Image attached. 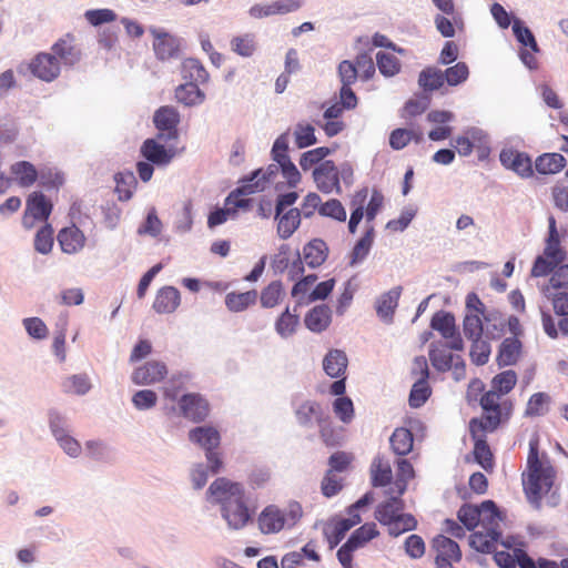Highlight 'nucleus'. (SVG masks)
I'll use <instances>...</instances> for the list:
<instances>
[{
    "label": "nucleus",
    "mask_w": 568,
    "mask_h": 568,
    "mask_svg": "<svg viewBox=\"0 0 568 568\" xmlns=\"http://www.w3.org/2000/svg\"><path fill=\"white\" fill-rule=\"evenodd\" d=\"M457 517L468 530L476 529L470 535L471 548L483 554L495 550L501 537L503 517L493 500L483 501L479 506L465 504Z\"/></svg>",
    "instance_id": "f257e3e1"
},
{
    "label": "nucleus",
    "mask_w": 568,
    "mask_h": 568,
    "mask_svg": "<svg viewBox=\"0 0 568 568\" xmlns=\"http://www.w3.org/2000/svg\"><path fill=\"white\" fill-rule=\"evenodd\" d=\"M207 494L214 503L221 505L222 517L230 528L242 529L251 520L242 484L219 477L210 485Z\"/></svg>",
    "instance_id": "f03ea898"
},
{
    "label": "nucleus",
    "mask_w": 568,
    "mask_h": 568,
    "mask_svg": "<svg viewBox=\"0 0 568 568\" xmlns=\"http://www.w3.org/2000/svg\"><path fill=\"white\" fill-rule=\"evenodd\" d=\"M404 500L398 497H390L376 507L375 518L388 528L390 536L398 537L417 527L416 518L412 514L404 513Z\"/></svg>",
    "instance_id": "7ed1b4c3"
},
{
    "label": "nucleus",
    "mask_w": 568,
    "mask_h": 568,
    "mask_svg": "<svg viewBox=\"0 0 568 568\" xmlns=\"http://www.w3.org/2000/svg\"><path fill=\"white\" fill-rule=\"evenodd\" d=\"M302 516L303 509L297 501L290 503L284 509L275 505H268L257 518L258 528L266 535L276 534L285 528L294 527Z\"/></svg>",
    "instance_id": "20e7f679"
},
{
    "label": "nucleus",
    "mask_w": 568,
    "mask_h": 568,
    "mask_svg": "<svg viewBox=\"0 0 568 568\" xmlns=\"http://www.w3.org/2000/svg\"><path fill=\"white\" fill-rule=\"evenodd\" d=\"M353 168L348 163H344L341 168L336 166L334 161L325 160L315 166L312 173L314 183L318 191L324 194L342 193L341 179L349 184L353 180Z\"/></svg>",
    "instance_id": "39448f33"
},
{
    "label": "nucleus",
    "mask_w": 568,
    "mask_h": 568,
    "mask_svg": "<svg viewBox=\"0 0 568 568\" xmlns=\"http://www.w3.org/2000/svg\"><path fill=\"white\" fill-rule=\"evenodd\" d=\"M504 395H499L491 388L483 394L479 404L483 408L480 418H473L469 423L485 426L486 429L494 432L498 428L503 419H508L514 409L510 399H501Z\"/></svg>",
    "instance_id": "423d86ee"
},
{
    "label": "nucleus",
    "mask_w": 568,
    "mask_h": 568,
    "mask_svg": "<svg viewBox=\"0 0 568 568\" xmlns=\"http://www.w3.org/2000/svg\"><path fill=\"white\" fill-rule=\"evenodd\" d=\"M556 471L552 466L529 468L523 474V486L527 499L538 504L548 494L555 480Z\"/></svg>",
    "instance_id": "0eeeda50"
},
{
    "label": "nucleus",
    "mask_w": 568,
    "mask_h": 568,
    "mask_svg": "<svg viewBox=\"0 0 568 568\" xmlns=\"http://www.w3.org/2000/svg\"><path fill=\"white\" fill-rule=\"evenodd\" d=\"M258 189L260 187L257 186L252 189L248 185H241L233 190L225 199V207L216 209L210 213L207 217V226L213 229L221 225L227 221L229 216L236 214L239 209H247L251 204V200L245 199L244 196L254 194V191Z\"/></svg>",
    "instance_id": "6e6552de"
},
{
    "label": "nucleus",
    "mask_w": 568,
    "mask_h": 568,
    "mask_svg": "<svg viewBox=\"0 0 568 568\" xmlns=\"http://www.w3.org/2000/svg\"><path fill=\"white\" fill-rule=\"evenodd\" d=\"M379 535L376 525L365 524L357 528L347 541L337 550V559L343 568H354L353 552L363 548L367 542Z\"/></svg>",
    "instance_id": "1a4fd4ad"
},
{
    "label": "nucleus",
    "mask_w": 568,
    "mask_h": 568,
    "mask_svg": "<svg viewBox=\"0 0 568 568\" xmlns=\"http://www.w3.org/2000/svg\"><path fill=\"white\" fill-rule=\"evenodd\" d=\"M52 212V203L39 191L29 194L22 223L31 229L34 221H47Z\"/></svg>",
    "instance_id": "9d476101"
},
{
    "label": "nucleus",
    "mask_w": 568,
    "mask_h": 568,
    "mask_svg": "<svg viewBox=\"0 0 568 568\" xmlns=\"http://www.w3.org/2000/svg\"><path fill=\"white\" fill-rule=\"evenodd\" d=\"M470 436L474 440V456L475 460L486 470L493 471L495 462L494 455L486 440V434L491 433L485 426L475 423H469Z\"/></svg>",
    "instance_id": "9b49d317"
},
{
    "label": "nucleus",
    "mask_w": 568,
    "mask_h": 568,
    "mask_svg": "<svg viewBox=\"0 0 568 568\" xmlns=\"http://www.w3.org/2000/svg\"><path fill=\"white\" fill-rule=\"evenodd\" d=\"M178 403L181 415L193 423L204 422L210 414V404L201 394H184Z\"/></svg>",
    "instance_id": "f8f14e48"
},
{
    "label": "nucleus",
    "mask_w": 568,
    "mask_h": 568,
    "mask_svg": "<svg viewBox=\"0 0 568 568\" xmlns=\"http://www.w3.org/2000/svg\"><path fill=\"white\" fill-rule=\"evenodd\" d=\"M155 128L159 130V140H176L180 114L175 108L165 105L155 111L153 116Z\"/></svg>",
    "instance_id": "ddd939ff"
},
{
    "label": "nucleus",
    "mask_w": 568,
    "mask_h": 568,
    "mask_svg": "<svg viewBox=\"0 0 568 568\" xmlns=\"http://www.w3.org/2000/svg\"><path fill=\"white\" fill-rule=\"evenodd\" d=\"M28 69L36 78L51 82L59 77L61 65L54 54L40 52L30 61Z\"/></svg>",
    "instance_id": "4468645a"
},
{
    "label": "nucleus",
    "mask_w": 568,
    "mask_h": 568,
    "mask_svg": "<svg viewBox=\"0 0 568 568\" xmlns=\"http://www.w3.org/2000/svg\"><path fill=\"white\" fill-rule=\"evenodd\" d=\"M432 548L436 552L437 568H452L453 562H457L462 558L458 544L444 535H438L433 539Z\"/></svg>",
    "instance_id": "2eb2a0df"
},
{
    "label": "nucleus",
    "mask_w": 568,
    "mask_h": 568,
    "mask_svg": "<svg viewBox=\"0 0 568 568\" xmlns=\"http://www.w3.org/2000/svg\"><path fill=\"white\" fill-rule=\"evenodd\" d=\"M499 161L505 169L514 171L523 179L531 178L534 174L532 161L525 152L511 148L503 149Z\"/></svg>",
    "instance_id": "dca6fc26"
},
{
    "label": "nucleus",
    "mask_w": 568,
    "mask_h": 568,
    "mask_svg": "<svg viewBox=\"0 0 568 568\" xmlns=\"http://www.w3.org/2000/svg\"><path fill=\"white\" fill-rule=\"evenodd\" d=\"M455 149L460 155H469L474 149L478 151L480 160L486 159L489 153L487 136L480 130H468L465 135L455 139Z\"/></svg>",
    "instance_id": "f3484780"
},
{
    "label": "nucleus",
    "mask_w": 568,
    "mask_h": 568,
    "mask_svg": "<svg viewBox=\"0 0 568 568\" xmlns=\"http://www.w3.org/2000/svg\"><path fill=\"white\" fill-rule=\"evenodd\" d=\"M168 375V367L163 362L149 361L136 367L131 381L136 385H152L162 382Z\"/></svg>",
    "instance_id": "a211bd4d"
},
{
    "label": "nucleus",
    "mask_w": 568,
    "mask_h": 568,
    "mask_svg": "<svg viewBox=\"0 0 568 568\" xmlns=\"http://www.w3.org/2000/svg\"><path fill=\"white\" fill-rule=\"evenodd\" d=\"M150 33L153 36V50L158 59L170 60L178 57L180 51V39L164 30L151 28Z\"/></svg>",
    "instance_id": "6ab92c4d"
},
{
    "label": "nucleus",
    "mask_w": 568,
    "mask_h": 568,
    "mask_svg": "<svg viewBox=\"0 0 568 568\" xmlns=\"http://www.w3.org/2000/svg\"><path fill=\"white\" fill-rule=\"evenodd\" d=\"M52 54H54L60 63L62 62L65 65H74L81 59V49L75 42V38L71 33H67L64 37L60 38L51 47Z\"/></svg>",
    "instance_id": "aec40b11"
},
{
    "label": "nucleus",
    "mask_w": 568,
    "mask_h": 568,
    "mask_svg": "<svg viewBox=\"0 0 568 568\" xmlns=\"http://www.w3.org/2000/svg\"><path fill=\"white\" fill-rule=\"evenodd\" d=\"M161 140L146 139L141 145V154L144 159L158 166L168 165L174 156L171 149H166L160 143Z\"/></svg>",
    "instance_id": "412c9836"
},
{
    "label": "nucleus",
    "mask_w": 568,
    "mask_h": 568,
    "mask_svg": "<svg viewBox=\"0 0 568 568\" xmlns=\"http://www.w3.org/2000/svg\"><path fill=\"white\" fill-rule=\"evenodd\" d=\"M11 182H14L20 187H31L39 176V171L33 163L27 160H21L10 165Z\"/></svg>",
    "instance_id": "4be33fe9"
},
{
    "label": "nucleus",
    "mask_w": 568,
    "mask_h": 568,
    "mask_svg": "<svg viewBox=\"0 0 568 568\" xmlns=\"http://www.w3.org/2000/svg\"><path fill=\"white\" fill-rule=\"evenodd\" d=\"M85 241L83 232L74 224L63 227L58 233L60 247L67 254L80 252L84 247Z\"/></svg>",
    "instance_id": "5701e85b"
},
{
    "label": "nucleus",
    "mask_w": 568,
    "mask_h": 568,
    "mask_svg": "<svg viewBox=\"0 0 568 568\" xmlns=\"http://www.w3.org/2000/svg\"><path fill=\"white\" fill-rule=\"evenodd\" d=\"M181 303V295L178 288L164 286L158 291L153 302V308L159 314L173 313Z\"/></svg>",
    "instance_id": "b1692460"
},
{
    "label": "nucleus",
    "mask_w": 568,
    "mask_h": 568,
    "mask_svg": "<svg viewBox=\"0 0 568 568\" xmlns=\"http://www.w3.org/2000/svg\"><path fill=\"white\" fill-rule=\"evenodd\" d=\"M189 439L205 449V453L219 447L220 433L212 426H200L189 432Z\"/></svg>",
    "instance_id": "393cba45"
},
{
    "label": "nucleus",
    "mask_w": 568,
    "mask_h": 568,
    "mask_svg": "<svg viewBox=\"0 0 568 568\" xmlns=\"http://www.w3.org/2000/svg\"><path fill=\"white\" fill-rule=\"evenodd\" d=\"M295 417L300 425L307 427L312 425L313 420L317 425L325 422L327 416L324 414L320 403L305 400L296 407Z\"/></svg>",
    "instance_id": "a878e982"
},
{
    "label": "nucleus",
    "mask_w": 568,
    "mask_h": 568,
    "mask_svg": "<svg viewBox=\"0 0 568 568\" xmlns=\"http://www.w3.org/2000/svg\"><path fill=\"white\" fill-rule=\"evenodd\" d=\"M328 247L323 240L314 239L303 248V260L312 268L321 266L327 258Z\"/></svg>",
    "instance_id": "bb28decb"
},
{
    "label": "nucleus",
    "mask_w": 568,
    "mask_h": 568,
    "mask_svg": "<svg viewBox=\"0 0 568 568\" xmlns=\"http://www.w3.org/2000/svg\"><path fill=\"white\" fill-rule=\"evenodd\" d=\"M331 320L332 313L329 307L317 305L307 312L304 323L310 331L321 333L329 326Z\"/></svg>",
    "instance_id": "cd10ccee"
},
{
    "label": "nucleus",
    "mask_w": 568,
    "mask_h": 568,
    "mask_svg": "<svg viewBox=\"0 0 568 568\" xmlns=\"http://www.w3.org/2000/svg\"><path fill=\"white\" fill-rule=\"evenodd\" d=\"M566 159L560 153H544L534 162L536 171L541 175L556 174L566 166Z\"/></svg>",
    "instance_id": "c85d7f7f"
},
{
    "label": "nucleus",
    "mask_w": 568,
    "mask_h": 568,
    "mask_svg": "<svg viewBox=\"0 0 568 568\" xmlns=\"http://www.w3.org/2000/svg\"><path fill=\"white\" fill-rule=\"evenodd\" d=\"M281 171V165L276 162L270 164L266 170L258 169L252 173L248 179L243 180L242 185H248L252 189L255 186L261 187L254 193L262 192L266 189L268 183L274 182L276 175Z\"/></svg>",
    "instance_id": "c756f323"
},
{
    "label": "nucleus",
    "mask_w": 568,
    "mask_h": 568,
    "mask_svg": "<svg viewBox=\"0 0 568 568\" xmlns=\"http://www.w3.org/2000/svg\"><path fill=\"white\" fill-rule=\"evenodd\" d=\"M347 365V356L341 349H331L323 359V368L325 373L333 378L344 376Z\"/></svg>",
    "instance_id": "7c9ffc66"
},
{
    "label": "nucleus",
    "mask_w": 568,
    "mask_h": 568,
    "mask_svg": "<svg viewBox=\"0 0 568 568\" xmlns=\"http://www.w3.org/2000/svg\"><path fill=\"white\" fill-rule=\"evenodd\" d=\"M257 292H230L225 295V306L230 312L240 313L256 304Z\"/></svg>",
    "instance_id": "2f4dec72"
},
{
    "label": "nucleus",
    "mask_w": 568,
    "mask_h": 568,
    "mask_svg": "<svg viewBox=\"0 0 568 568\" xmlns=\"http://www.w3.org/2000/svg\"><path fill=\"white\" fill-rule=\"evenodd\" d=\"M521 353V342L516 337H508L499 346L497 362L499 366H510L517 363Z\"/></svg>",
    "instance_id": "473e14b6"
},
{
    "label": "nucleus",
    "mask_w": 568,
    "mask_h": 568,
    "mask_svg": "<svg viewBox=\"0 0 568 568\" xmlns=\"http://www.w3.org/2000/svg\"><path fill=\"white\" fill-rule=\"evenodd\" d=\"M277 219V234L281 239L291 237L301 224V211L298 209H290L285 213H281Z\"/></svg>",
    "instance_id": "72a5a7b5"
},
{
    "label": "nucleus",
    "mask_w": 568,
    "mask_h": 568,
    "mask_svg": "<svg viewBox=\"0 0 568 568\" xmlns=\"http://www.w3.org/2000/svg\"><path fill=\"white\" fill-rule=\"evenodd\" d=\"M429 359L437 371L447 372L452 368L454 361L459 359V357H455L447 345L432 344L429 349Z\"/></svg>",
    "instance_id": "f704fd0d"
},
{
    "label": "nucleus",
    "mask_w": 568,
    "mask_h": 568,
    "mask_svg": "<svg viewBox=\"0 0 568 568\" xmlns=\"http://www.w3.org/2000/svg\"><path fill=\"white\" fill-rule=\"evenodd\" d=\"M372 485L384 487L392 480V467L384 456H376L371 466Z\"/></svg>",
    "instance_id": "c9c22d12"
},
{
    "label": "nucleus",
    "mask_w": 568,
    "mask_h": 568,
    "mask_svg": "<svg viewBox=\"0 0 568 568\" xmlns=\"http://www.w3.org/2000/svg\"><path fill=\"white\" fill-rule=\"evenodd\" d=\"M400 287H394L388 292L382 294L376 301V313L383 320H390L398 305L400 296Z\"/></svg>",
    "instance_id": "e433bc0d"
},
{
    "label": "nucleus",
    "mask_w": 568,
    "mask_h": 568,
    "mask_svg": "<svg viewBox=\"0 0 568 568\" xmlns=\"http://www.w3.org/2000/svg\"><path fill=\"white\" fill-rule=\"evenodd\" d=\"M389 442L396 455L405 456L413 449L414 436L408 428L398 427L393 432Z\"/></svg>",
    "instance_id": "4c0bfd02"
},
{
    "label": "nucleus",
    "mask_w": 568,
    "mask_h": 568,
    "mask_svg": "<svg viewBox=\"0 0 568 568\" xmlns=\"http://www.w3.org/2000/svg\"><path fill=\"white\" fill-rule=\"evenodd\" d=\"M39 186L58 191L65 183L64 173L55 166H43L39 171Z\"/></svg>",
    "instance_id": "58836bf2"
},
{
    "label": "nucleus",
    "mask_w": 568,
    "mask_h": 568,
    "mask_svg": "<svg viewBox=\"0 0 568 568\" xmlns=\"http://www.w3.org/2000/svg\"><path fill=\"white\" fill-rule=\"evenodd\" d=\"M231 50L240 57L251 58L257 50V40L254 33L237 34L231 39Z\"/></svg>",
    "instance_id": "ea45409f"
},
{
    "label": "nucleus",
    "mask_w": 568,
    "mask_h": 568,
    "mask_svg": "<svg viewBox=\"0 0 568 568\" xmlns=\"http://www.w3.org/2000/svg\"><path fill=\"white\" fill-rule=\"evenodd\" d=\"M182 74L185 80L195 84L206 83L210 77L203 64L193 58L185 59L182 62Z\"/></svg>",
    "instance_id": "a19ab883"
},
{
    "label": "nucleus",
    "mask_w": 568,
    "mask_h": 568,
    "mask_svg": "<svg viewBox=\"0 0 568 568\" xmlns=\"http://www.w3.org/2000/svg\"><path fill=\"white\" fill-rule=\"evenodd\" d=\"M550 403L549 394L545 392L535 393L529 397L524 414L526 417L544 416L548 413Z\"/></svg>",
    "instance_id": "79ce46f5"
},
{
    "label": "nucleus",
    "mask_w": 568,
    "mask_h": 568,
    "mask_svg": "<svg viewBox=\"0 0 568 568\" xmlns=\"http://www.w3.org/2000/svg\"><path fill=\"white\" fill-rule=\"evenodd\" d=\"M175 98L185 105H195L204 101L205 94L199 89L197 84L186 82L176 88Z\"/></svg>",
    "instance_id": "37998d69"
},
{
    "label": "nucleus",
    "mask_w": 568,
    "mask_h": 568,
    "mask_svg": "<svg viewBox=\"0 0 568 568\" xmlns=\"http://www.w3.org/2000/svg\"><path fill=\"white\" fill-rule=\"evenodd\" d=\"M430 326L433 329L439 332L444 338L453 337L456 331L455 317L448 312H436L433 315Z\"/></svg>",
    "instance_id": "c03bdc74"
},
{
    "label": "nucleus",
    "mask_w": 568,
    "mask_h": 568,
    "mask_svg": "<svg viewBox=\"0 0 568 568\" xmlns=\"http://www.w3.org/2000/svg\"><path fill=\"white\" fill-rule=\"evenodd\" d=\"M115 192L120 201H128L132 197L136 186V179L130 171L115 174Z\"/></svg>",
    "instance_id": "a18cd8bd"
},
{
    "label": "nucleus",
    "mask_w": 568,
    "mask_h": 568,
    "mask_svg": "<svg viewBox=\"0 0 568 568\" xmlns=\"http://www.w3.org/2000/svg\"><path fill=\"white\" fill-rule=\"evenodd\" d=\"M517 374L513 369H507L495 375L490 382V388L499 395L509 394L517 384Z\"/></svg>",
    "instance_id": "49530a36"
},
{
    "label": "nucleus",
    "mask_w": 568,
    "mask_h": 568,
    "mask_svg": "<svg viewBox=\"0 0 568 568\" xmlns=\"http://www.w3.org/2000/svg\"><path fill=\"white\" fill-rule=\"evenodd\" d=\"M284 296V288L281 281H273L261 292V305L265 308H273L280 304Z\"/></svg>",
    "instance_id": "de8ad7c7"
},
{
    "label": "nucleus",
    "mask_w": 568,
    "mask_h": 568,
    "mask_svg": "<svg viewBox=\"0 0 568 568\" xmlns=\"http://www.w3.org/2000/svg\"><path fill=\"white\" fill-rule=\"evenodd\" d=\"M545 254L555 260H565L566 252L560 247L559 234L556 229V221L554 217L549 220V235L547 239Z\"/></svg>",
    "instance_id": "09e8293b"
},
{
    "label": "nucleus",
    "mask_w": 568,
    "mask_h": 568,
    "mask_svg": "<svg viewBox=\"0 0 568 568\" xmlns=\"http://www.w3.org/2000/svg\"><path fill=\"white\" fill-rule=\"evenodd\" d=\"M334 152V149L320 146L304 152L300 158V166L303 171H308L313 166L320 165L325 158Z\"/></svg>",
    "instance_id": "8fccbe9b"
},
{
    "label": "nucleus",
    "mask_w": 568,
    "mask_h": 568,
    "mask_svg": "<svg viewBox=\"0 0 568 568\" xmlns=\"http://www.w3.org/2000/svg\"><path fill=\"white\" fill-rule=\"evenodd\" d=\"M566 290L568 291V263H559L548 280V283L541 287V292Z\"/></svg>",
    "instance_id": "3c124183"
},
{
    "label": "nucleus",
    "mask_w": 568,
    "mask_h": 568,
    "mask_svg": "<svg viewBox=\"0 0 568 568\" xmlns=\"http://www.w3.org/2000/svg\"><path fill=\"white\" fill-rule=\"evenodd\" d=\"M418 83L425 91L438 90L445 83L444 73L436 68H426L419 73Z\"/></svg>",
    "instance_id": "603ef678"
},
{
    "label": "nucleus",
    "mask_w": 568,
    "mask_h": 568,
    "mask_svg": "<svg viewBox=\"0 0 568 568\" xmlns=\"http://www.w3.org/2000/svg\"><path fill=\"white\" fill-rule=\"evenodd\" d=\"M294 142L298 149H305L317 142L315 129L306 122H298L294 129Z\"/></svg>",
    "instance_id": "864d4df0"
},
{
    "label": "nucleus",
    "mask_w": 568,
    "mask_h": 568,
    "mask_svg": "<svg viewBox=\"0 0 568 568\" xmlns=\"http://www.w3.org/2000/svg\"><path fill=\"white\" fill-rule=\"evenodd\" d=\"M276 267L280 271L287 268V274L290 280H295L304 273V260L301 257L300 253L296 254V258L290 264L288 258L283 255L281 251L274 261Z\"/></svg>",
    "instance_id": "5fc2aeb1"
},
{
    "label": "nucleus",
    "mask_w": 568,
    "mask_h": 568,
    "mask_svg": "<svg viewBox=\"0 0 568 568\" xmlns=\"http://www.w3.org/2000/svg\"><path fill=\"white\" fill-rule=\"evenodd\" d=\"M298 324V315L292 314L288 307H286V310L280 315L275 323V331L280 336L288 337L295 333Z\"/></svg>",
    "instance_id": "6e6d98bb"
},
{
    "label": "nucleus",
    "mask_w": 568,
    "mask_h": 568,
    "mask_svg": "<svg viewBox=\"0 0 568 568\" xmlns=\"http://www.w3.org/2000/svg\"><path fill=\"white\" fill-rule=\"evenodd\" d=\"M486 335L490 338H500L505 331V320L500 312L491 311L484 315Z\"/></svg>",
    "instance_id": "4d7b16f0"
},
{
    "label": "nucleus",
    "mask_w": 568,
    "mask_h": 568,
    "mask_svg": "<svg viewBox=\"0 0 568 568\" xmlns=\"http://www.w3.org/2000/svg\"><path fill=\"white\" fill-rule=\"evenodd\" d=\"M564 260H555L542 253V255H538L532 264L530 270V275L532 277H544L554 273V270L557 267L559 263Z\"/></svg>",
    "instance_id": "13d9d810"
},
{
    "label": "nucleus",
    "mask_w": 568,
    "mask_h": 568,
    "mask_svg": "<svg viewBox=\"0 0 568 568\" xmlns=\"http://www.w3.org/2000/svg\"><path fill=\"white\" fill-rule=\"evenodd\" d=\"M542 295L551 303L556 315L568 317V291L558 290L541 292Z\"/></svg>",
    "instance_id": "bf43d9fd"
},
{
    "label": "nucleus",
    "mask_w": 568,
    "mask_h": 568,
    "mask_svg": "<svg viewBox=\"0 0 568 568\" xmlns=\"http://www.w3.org/2000/svg\"><path fill=\"white\" fill-rule=\"evenodd\" d=\"M432 394V389L427 381L416 379L410 389L408 403L410 407L418 408L423 406Z\"/></svg>",
    "instance_id": "052dcab7"
},
{
    "label": "nucleus",
    "mask_w": 568,
    "mask_h": 568,
    "mask_svg": "<svg viewBox=\"0 0 568 568\" xmlns=\"http://www.w3.org/2000/svg\"><path fill=\"white\" fill-rule=\"evenodd\" d=\"M376 63L379 72L385 77H394L400 71L399 60L392 53L378 52Z\"/></svg>",
    "instance_id": "680f3d73"
},
{
    "label": "nucleus",
    "mask_w": 568,
    "mask_h": 568,
    "mask_svg": "<svg viewBox=\"0 0 568 568\" xmlns=\"http://www.w3.org/2000/svg\"><path fill=\"white\" fill-rule=\"evenodd\" d=\"M464 334L467 338L474 339L483 336L484 317L478 314L467 313L463 322Z\"/></svg>",
    "instance_id": "e2e57ef3"
},
{
    "label": "nucleus",
    "mask_w": 568,
    "mask_h": 568,
    "mask_svg": "<svg viewBox=\"0 0 568 568\" xmlns=\"http://www.w3.org/2000/svg\"><path fill=\"white\" fill-rule=\"evenodd\" d=\"M470 357L474 364L485 365L490 356V344L483 337L471 339Z\"/></svg>",
    "instance_id": "0e129e2a"
},
{
    "label": "nucleus",
    "mask_w": 568,
    "mask_h": 568,
    "mask_svg": "<svg viewBox=\"0 0 568 568\" xmlns=\"http://www.w3.org/2000/svg\"><path fill=\"white\" fill-rule=\"evenodd\" d=\"M53 246V229L51 225H43L36 234L34 248L41 254H48Z\"/></svg>",
    "instance_id": "69168bd1"
},
{
    "label": "nucleus",
    "mask_w": 568,
    "mask_h": 568,
    "mask_svg": "<svg viewBox=\"0 0 568 568\" xmlns=\"http://www.w3.org/2000/svg\"><path fill=\"white\" fill-rule=\"evenodd\" d=\"M374 229L371 226L358 240L352 252V264L363 261L373 244Z\"/></svg>",
    "instance_id": "338daca9"
},
{
    "label": "nucleus",
    "mask_w": 568,
    "mask_h": 568,
    "mask_svg": "<svg viewBox=\"0 0 568 568\" xmlns=\"http://www.w3.org/2000/svg\"><path fill=\"white\" fill-rule=\"evenodd\" d=\"M443 73L444 80L449 85L455 87L467 80L469 69L465 62H457L455 65L447 68Z\"/></svg>",
    "instance_id": "774afa93"
}]
</instances>
